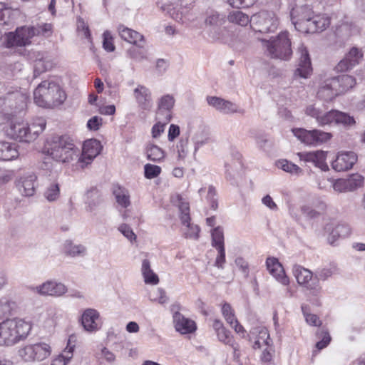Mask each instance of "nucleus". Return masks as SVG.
<instances>
[{
  "label": "nucleus",
  "mask_w": 365,
  "mask_h": 365,
  "mask_svg": "<svg viewBox=\"0 0 365 365\" xmlns=\"http://www.w3.org/2000/svg\"><path fill=\"white\" fill-rule=\"evenodd\" d=\"M42 153L50 156L54 161L61 163H69L76 160L80 154L73 140L64 135H54L48 138L42 149Z\"/></svg>",
  "instance_id": "1"
},
{
  "label": "nucleus",
  "mask_w": 365,
  "mask_h": 365,
  "mask_svg": "<svg viewBox=\"0 0 365 365\" xmlns=\"http://www.w3.org/2000/svg\"><path fill=\"white\" fill-rule=\"evenodd\" d=\"M18 11L11 10L0 3V25H10L14 23Z\"/></svg>",
  "instance_id": "45"
},
{
  "label": "nucleus",
  "mask_w": 365,
  "mask_h": 365,
  "mask_svg": "<svg viewBox=\"0 0 365 365\" xmlns=\"http://www.w3.org/2000/svg\"><path fill=\"white\" fill-rule=\"evenodd\" d=\"M51 354V347L46 343L29 344L19 350V356L25 361H41Z\"/></svg>",
  "instance_id": "8"
},
{
  "label": "nucleus",
  "mask_w": 365,
  "mask_h": 365,
  "mask_svg": "<svg viewBox=\"0 0 365 365\" xmlns=\"http://www.w3.org/2000/svg\"><path fill=\"white\" fill-rule=\"evenodd\" d=\"M262 353L261 354V361L262 362L268 363L270 362L274 356L275 350L273 346V343H269L262 348Z\"/></svg>",
  "instance_id": "59"
},
{
  "label": "nucleus",
  "mask_w": 365,
  "mask_h": 365,
  "mask_svg": "<svg viewBox=\"0 0 365 365\" xmlns=\"http://www.w3.org/2000/svg\"><path fill=\"white\" fill-rule=\"evenodd\" d=\"M113 194L118 205L124 208L130 205V196L126 188L120 185H115L113 188Z\"/></svg>",
  "instance_id": "36"
},
{
  "label": "nucleus",
  "mask_w": 365,
  "mask_h": 365,
  "mask_svg": "<svg viewBox=\"0 0 365 365\" xmlns=\"http://www.w3.org/2000/svg\"><path fill=\"white\" fill-rule=\"evenodd\" d=\"M330 25V18L324 14H313L312 20L304 33L321 32L327 29Z\"/></svg>",
  "instance_id": "28"
},
{
  "label": "nucleus",
  "mask_w": 365,
  "mask_h": 365,
  "mask_svg": "<svg viewBox=\"0 0 365 365\" xmlns=\"http://www.w3.org/2000/svg\"><path fill=\"white\" fill-rule=\"evenodd\" d=\"M66 98L64 91L53 80L42 81L34 91L35 103L42 108H53L62 104Z\"/></svg>",
  "instance_id": "2"
},
{
  "label": "nucleus",
  "mask_w": 365,
  "mask_h": 365,
  "mask_svg": "<svg viewBox=\"0 0 365 365\" xmlns=\"http://www.w3.org/2000/svg\"><path fill=\"white\" fill-rule=\"evenodd\" d=\"M5 322L12 345L25 339L31 330V323L22 319L14 318Z\"/></svg>",
  "instance_id": "10"
},
{
  "label": "nucleus",
  "mask_w": 365,
  "mask_h": 365,
  "mask_svg": "<svg viewBox=\"0 0 365 365\" xmlns=\"http://www.w3.org/2000/svg\"><path fill=\"white\" fill-rule=\"evenodd\" d=\"M157 5L163 11L168 12L170 17L178 22L184 24L188 19L187 15L189 8H170V5L160 4L159 1L157 2Z\"/></svg>",
  "instance_id": "31"
},
{
  "label": "nucleus",
  "mask_w": 365,
  "mask_h": 365,
  "mask_svg": "<svg viewBox=\"0 0 365 365\" xmlns=\"http://www.w3.org/2000/svg\"><path fill=\"white\" fill-rule=\"evenodd\" d=\"M225 22V16L217 11H211L207 13L205 23L206 25L220 26Z\"/></svg>",
  "instance_id": "49"
},
{
  "label": "nucleus",
  "mask_w": 365,
  "mask_h": 365,
  "mask_svg": "<svg viewBox=\"0 0 365 365\" xmlns=\"http://www.w3.org/2000/svg\"><path fill=\"white\" fill-rule=\"evenodd\" d=\"M0 346H12L6 322L0 323Z\"/></svg>",
  "instance_id": "55"
},
{
  "label": "nucleus",
  "mask_w": 365,
  "mask_h": 365,
  "mask_svg": "<svg viewBox=\"0 0 365 365\" xmlns=\"http://www.w3.org/2000/svg\"><path fill=\"white\" fill-rule=\"evenodd\" d=\"M46 125V120L41 118L36 119L31 125L24 122H12L6 132L12 138L30 143L44 130Z\"/></svg>",
  "instance_id": "3"
},
{
  "label": "nucleus",
  "mask_w": 365,
  "mask_h": 365,
  "mask_svg": "<svg viewBox=\"0 0 365 365\" xmlns=\"http://www.w3.org/2000/svg\"><path fill=\"white\" fill-rule=\"evenodd\" d=\"M314 11L309 5L295 6L291 11V20L294 28L304 33L312 20Z\"/></svg>",
  "instance_id": "11"
},
{
  "label": "nucleus",
  "mask_w": 365,
  "mask_h": 365,
  "mask_svg": "<svg viewBox=\"0 0 365 365\" xmlns=\"http://www.w3.org/2000/svg\"><path fill=\"white\" fill-rule=\"evenodd\" d=\"M329 117V122L328 125L341 124L344 126H351L355 124V120L353 117L348 114L340 112L336 110H331Z\"/></svg>",
  "instance_id": "34"
},
{
  "label": "nucleus",
  "mask_w": 365,
  "mask_h": 365,
  "mask_svg": "<svg viewBox=\"0 0 365 365\" xmlns=\"http://www.w3.org/2000/svg\"><path fill=\"white\" fill-rule=\"evenodd\" d=\"M277 166L284 171L292 175L299 176L303 174V170L298 165L287 160H280L277 161Z\"/></svg>",
  "instance_id": "48"
},
{
  "label": "nucleus",
  "mask_w": 365,
  "mask_h": 365,
  "mask_svg": "<svg viewBox=\"0 0 365 365\" xmlns=\"http://www.w3.org/2000/svg\"><path fill=\"white\" fill-rule=\"evenodd\" d=\"M150 299L161 304H165L168 302L165 292L162 288H157L151 294Z\"/></svg>",
  "instance_id": "63"
},
{
  "label": "nucleus",
  "mask_w": 365,
  "mask_h": 365,
  "mask_svg": "<svg viewBox=\"0 0 365 365\" xmlns=\"http://www.w3.org/2000/svg\"><path fill=\"white\" fill-rule=\"evenodd\" d=\"M102 149L100 141L96 139L86 140L83 145L82 153L78 163L83 168L91 163L93 159L100 154Z\"/></svg>",
  "instance_id": "14"
},
{
  "label": "nucleus",
  "mask_w": 365,
  "mask_h": 365,
  "mask_svg": "<svg viewBox=\"0 0 365 365\" xmlns=\"http://www.w3.org/2000/svg\"><path fill=\"white\" fill-rule=\"evenodd\" d=\"M2 44L6 48L24 47L17 28L14 31L4 34L2 36Z\"/></svg>",
  "instance_id": "40"
},
{
  "label": "nucleus",
  "mask_w": 365,
  "mask_h": 365,
  "mask_svg": "<svg viewBox=\"0 0 365 365\" xmlns=\"http://www.w3.org/2000/svg\"><path fill=\"white\" fill-rule=\"evenodd\" d=\"M362 58V51L356 47H352L344 58L338 63L335 68L338 72L347 71L358 65Z\"/></svg>",
  "instance_id": "16"
},
{
  "label": "nucleus",
  "mask_w": 365,
  "mask_h": 365,
  "mask_svg": "<svg viewBox=\"0 0 365 365\" xmlns=\"http://www.w3.org/2000/svg\"><path fill=\"white\" fill-rule=\"evenodd\" d=\"M297 155L301 160L312 163L315 166L323 170L328 168L326 163L327 153L324 151L317 150L314 152L298 153Z\"/></svg>",
  "instance_id": "23"
},
{
  "label": "nucleus",
  "mask_w": 365,
  "mask_h": 365,
  "mask_svg": "<svg viewBox=\"0 0 365 365\" xmlns=\"http://www.w3.org/2000/svg\"><path fill=\"white\" fill-rule=\"evenodd\" d=\"M175 99L173 95L166 94L161 96L158 101V110L156 118L158 120L169 123L172 118V110L175 106Z\"/></svg>",
  "instance_id": "15"
},
{
  "label": "nucleus",
  "mask_w": 365,
  "mask_h": 365,
  "mask_svg": "<svg viewBox=\"0 0 365 365\" xmlns=\"http://www.w3.org/2000/svg\"><path fill=\"white\" fill-rule=\"evenodd\" d=\"M334 78L337 81L336 85L339 95L349 91L356 85L355 78L349 75H341Z\"/></svg>",
  "instance_id": "37"
},
{
  "label": "nucleus",
  "mask_w": 365,
  "mask_h": 365,
  "mask_svg": "<svg viewBox=\"0 0 365 365\" xmlns=\"http://www.w3.org/2000/svg\"><path fill=\"white\" fill-rule=\"evenodd\" d=\"M141 272L145 284L152 285H156L158 284L159 278L152 270L150 263L148 259H145L143 260Z\"/></svg>",
  "instance_id": "41"
},
{
  "label": "nucleus",
  "mask_w": 365,
  "mask_h": 365,
  "mask_svg": "<svg viewBox=\"0 0 365 365\" xmlns=\"http://www.w3.org/2000/svg\"><path fill=\"white\" fill-rule=\"evenodd\" d=\"M307 309L308 307L307 305L302 306V311L304 314V317H305L306 322L311 326H321L322 322L320 319L316 314L309 313L307 312Z\"/></svg>",
  "instance_id": "54"
},
{
  "label": "nucleus",
  "mask_w": 365,
  "mask_h": 365,
  "mask_svg": "<svg viewBox=\"0 0 365 365\" xmlns=\"http://www.w3.org/2000/svg\"><path fill=\"white\" fill-rule=\"evenodd\" d=\"M351 232L350 227L346 224L337 225L331 231L328 241L329 244L334 245L337 238L346 237L349 235Z\"/></svg>",
  "instance_id": "44"
},
{
  "label": "nucleus",
  "mask_w": 365,
  "mask_h": 365,
  "mask_svg": "<svg viewBox=\"0 0 365 365\" xmlns=\"http://www.w3.org/2000/svg\"><path fill=\"white\" fill-rule=\"evenodd\" d=\"M225 1L232 8L242 9L252 6L257 0H225Z\"/></svg>",
  "instance_id": "62"
},
{
  "label": "nucleus",
  "mask_w": 365,
  "mask_h": 365,
  "mask_svg": "<svg viewBox=\"0 0 365 365\" xmlns=\"http://www.w3.org/2000/svg\"><path fill=\"white\" fill-rule=\"evenodd\" d=\"M266 266L268 272L280 284L287 286L289 284V279L287 276L284 269L275 257H268L266 260Z\"/></svg>",
  "instance_id": "18"
},
{
  "label": "nucleus",
  "mask_w": 365,
  "mask_h": 365,
  "mask_svg": "<svg viewBox=\"0 0 365 365\" xmlns=\"http://www.w3.org/2000/svg\"><path fill=\"white\" fill-rule=\"evenodd\" d=\"M305 113L315 118L318 124L321 126L329 124L330 110L327 111L322 103H316L307 106L305 109Z\"/></svg>",
  "instance_id": "19"
},
{
  "label": "nucleus",
  "mask_w": 365,
  "mask_h": 365,
  "mask_svg": "<svg viewBox=\"0 0 365 365\" xmlns=\"http://www.w3.org/2000/svg\"><path fill=\"white\" fill-rule=\"evenodd\" d=\"M16 303L8 297H2L0 299V318L10 314L15 309Z\"/></svg>",
  "instance_id": "50"
},
{
  "label": "nucleus",
  "mask_w": 365,
  "mask_h": 365,
  "mask_svg": "<svg viewBox=\"0 0 365 365\" xmlns=\"http://www.w3.org/2000/svg\"><path fill=\"white\" fill-rule=\"evenodd\" d=\"M173 322L176 331L182 334L193 333L197 329L196 324L193 320L185 317L178 312L173 314Z\"/></svg>",
  "instance_id": "24"
},
{
  "label": "nucleus",
  "mask_w": 365,
  "mask_h": 365,
  "mask_svg": "<svg viewBox=\"0 0 365 365\" xmlns=\"http://www.w3.org/2000/svg\"><path fill=\"white\" fill-rule=\"evenodd\" d=\"M267 54L272 58L289 61L292 56L291 40L287 31H282L269 40L260 39Z\"/></svg>",
  "instance_id": "4"
},
{
  "label": "nucleus",
  "mask_w": 365,
  "mask_h": 365,
  "mask_svg": "<svg viewBox=\"0 0 365 365\" xmlns=\"http://www.w3.org/2000/svg\"><path fill=\"white\" fill-rule=\"evenodd\" d=\"M133 96L138 107L144 110H149L153 106L151 92L145 86L138 85L133 90Z\"/></svg>",
  "instance_id": "20"
},
{
  "label": "nucleus",
  "mask_w": 365,
  "mask_h": 365,
  "mask_svg": "<svg viewBox=\"0 0 365 365\" xmlns=\"http://www.w3.org/2000/svg\"><path fill=\"white\" fill-rule=\"evenodd\" d=\"M292 132L299 140L308 145H318L328 142L332 138L331 133L318 129L308 130L304 128H293Z\"/></svg>",
  "instance_id": "7"
},
{
  "label": "nucleus",
  "mask_w": 365,
  "mask_h": 365,
  "mask_svg": "<svg viewBox=\"0 0 365 365\" xmlns=\"http://www.w3.org/2000/svg\"><path fill=\"white\" fill-rule=\"evenodd\" d=\"M27 98L28 97L26 94L18 91L8 93L6 96L0 97V109L2 112L9 115L8 103L18 100L19 107L26 108Z\"/></svg>",
  "instance_id": "25"
},
{
  "label": "nucleus",
  "mask_w": 365,
  "mask_h": 365,
  "mask_svg": "<svg viewBox=\"0 0 365 365\" xmlns=\"http://www.w3.org/2000/svg\"><path fill=\"white\" fill-rule=\"evenodd\" d=\"M252 334H255V341L254 342V349H262L269 343H273L269 337L268 330L265 327H257L253 329Z\"/></svg>",
  "instance_id": "35"
},
{
  "label": "nucleus",
  "mask_w": 365,
  "mask_h": 365,
  "mask_svg": "<svg viewBox=\"0 0 365 365\" xmlns=\"http://www.w3.org/2000/svg\"><path fill=\"white\" fill-rule=\"evenodd\" d=\"M347 181L349 191H353L363 186L364 177L358 173L351 175L346 179Z\"/></svg>",
  "instance_id": "53"
},
{
  "label": "nucleus",
  "mask_w": 365,
  "mask_h": 365,
  "mask_svg": "<svg viewBox=\"0 0 365 365\" xmlns=\"http://www.w3.org/2000/svg\"><path fill=\"white\" fill-rule=\"evenodd\" d=\"M200 227L193 224H187L183 231V235L185 238L197 240L199 238Z\"/></svg>",
  "instance_id": "58"
},
{
  "label": "nucleus",
  "mask_w": 365,
  "mask_h": 365,
  "mask_svg": "<svg viewBox=\"0 0 365 365\" xmlns=\"http://www.w3.org/2000/svg\"><path fill=\"white\" fill-rule=\"evenodd\" d=\"M118 31L120 38L124 41L134 44L139 48H143L145 46V41L143 36L136 31L125 27L123 25L118 26Z\"/></svg>",
  "instance_id": "27"
},
{
  "label": "nucleus",
  "mask_w": 365,
  "mask_h": 365,
  "mask_svg": "<svg viewBox=\"0 0 365 365\" xmlns=\"http://www.w3.org/2000/svg\"><path fill=\"white\" fill-rule=\"evenodd\" d=\"M37 177L34 173H28L21 176L16 181V187L19 192L24 195L30 197L34 195L36 191L35 183Z\"/></svg>",
  "instance_id": "22"
},
{
  "label": "nucleus",
  "mask_w": 365,
  "mask_h": 365,
  "mask_svg": "<svg viewBox=\"0 0 365 365\" xmlns=\"http://www.w3.org/2000/svg\"><path fill=\"white\" fill-rule=\"evenodd\" d=\"M19 155L16 143L0 141V160H12Z\"/></svg>",
  "instance_id": "33"
},
{
  "label": "nucleus",
  "mask_w": 365,
  "mask_h": 365,
  "mask_svg": "<svg viewBox=\"0 0 365 365\" xmlns=\"http://www.w3.org/2000/svg\"><path fill=\"white\" fill-rule=\"evenodd\" d=\"M145 153L148 160L153 162L160 163L165 157V151L153 143H148L146 145Z\"/></svg>",
  "instance_id": "39"
},
{
  "label": "nucleus",
  "mask_w": 365,
  "mask_h": 365,
  "mask_svg": "<svg viewBox=\"0 0 365 365\" xmlns=\"http://www.w3.org/2000/svg\"><path fill=\"white\" fill-rule=\"evenodd\" d=\"M87 207L86 210L90 212H94L102 203V199L98 191L96 189L91 190L86 193Z\"/></svg>",
  "instance_id": "42"
},
{
  "label": "nucleus",
  "mask_w": 365,
  "mask_h": 365,
  "mask_svg": "<svg viewBox=\"0 0 365 365\" xmlns=\"http://www.w3.org/2000/svg\"><path fill=\"white\" fill-rule=\"evenodd\" d=\"M41 175L49 181H56L58 177V166L51 160H44L40 165Z\"/></svg>",
  "instance_id": "32"
},
{
  "label": "nucleus",
  "mask_w": 365,
  "mask_h": 365,
  "mask_svg": "<svg viewBox=\"0 0 365 365\" xmlns=\"http://www.w3.org/2000/svg\"><path fill=\"white\" fill-rule=\"evenodd\" d=\"M292 273L299 286L303 287L312 296L317 297L322 292V287L314 277L313 272L299 264H294Z\"/></svg>",
  "instance_id": "5"
},
{
  "label": "nucleus",
  "mask_w": 365,
  "mask_h": 365,
  "mask_svg": "<svg viewBox=\"0 0 365 365\" xmlns=\"http://www.w3.org/2000/svg\"><path fill=\"white\" fill-rule=\"evenodd\" d=\"M31 289L41 296L51 297H61L68 292L67 287L56 279L46 280Z\"/></svg>",
  "instance_id": "12"
},
{
  "label": "nucleus",
  "mask_w": 365,
  "mask_h": 365,
  "mask_svg": "<svg viewBox=\"0 0 365 365\" xmlns=\"http://www.w3.org/2000/svg\"><path fill=\"white\" fill-rule=\"evenodd\" d=\"M278 25L279 19L273 11H261L252 16V29L255 32H274Z\"/></svg>",
  "instance_id": "6"
},
{
  "label": "nucleus",
  "mask_w": 365,
  "mask_h": 365,
  "mask_svg": "<svg viewBox=\"0 0 365 365\" xmlns=\"http://www.w3.org/2000/svg\"><path fill=\"white\" fill-rule=\"evenodd\" d=\"M180 210L181 212L180 217L181 223L186 227L187 224H190V217L189 213L190 208L188 204L182 203L180 206Z\"/></svg>",
  "instance_id": "64"
},
{
  "label": "nucleus",
  "mask_w": 365,
  "mask_h": 365,
  "mask_svg": "<svg viewBox=\"0 0 365 365\" xmlns=\"http://www.w3.org/2000/svg\"><path fill=\"white\" fill-rule=\"evenodd\" d=\"M43 196L49 202H53L60 196V187L57 181L51 182L45 188Z\"/></svg>",
  "instance_id": "46"
},
{
  "label": "nucleus",
  "mask_w": 365,
  "mask_h": 365,
  "mask_svg": "<svg viewBox=\"0 0 365 365\" xmlns=\"http://www.w3.org/2000/svg\"><path fill=\"white\" fill-rule=\"evenodd\" d=\"M356 160L357 156L354 152H341L332 162L331 166L336 171H344L351 168Z\"/></svg>",
  "instance_id": "21"
},
{
  "label": "nucleus",
  "mask_w": 365,
  "mask_h": 365,
  "mask_svg": "<svg viewBox=\"0 0 365 365\" xmlns=\"http://www.w3.org/2000/svg\"><path fill=\"white\" fill-rule=\"evenodd\" d=\"M99 312L94 309H86L81 316V324L87 331H96L99 327Z\"/></svg>",
  "instance_id": "26"
},
{
  "label": "nucleus",
  "mask_w": 365,
  "mask_h": 365,
  "mask_svg": "<svg viewBox=\"0 0 365 365\" xmlns=\"http://www.w3.org/2000/svg\"><path fill=\"white\" fill-rule=\"evenodd\" d=\"M212 246L215 249L225 248L223 229L221 227L214 228L211 232Z\"/></svg>",
  "instance_id": "47"
},
{
  "label": "nucleus",
  "mask_w": 365,
  "mask_h": 365,
  "mask_svg": "<svg viewBox=\"0 0 365 365\" xmlns=\"http://www.w3.org/2000/svg\"><path fill=\"white\" fill-rule=\"evenodd\" d=\"M227 20L230 23H233L241 26H245L249 23L252 24V16L249 17L248 15L240 11H233L230 12L227 16Z\"/></svg>",
  "instance_id": "43"
},
{
  "label": "nucleus",
  "mask_w": 365,
  "mask_h": 365,
  "mask_svg": "<svg viewBox=\"0 0 365 365\" xmlns=\"http://www.w3.org/2000/svg\"><path fill=\"white\" fill-rule=\"evenodd\" d=\"M161 168L158 165L147 163L144 165V175L147 179L157 178L161 173Z\"/></svg>",
  "instance_id": "52"
},
{
  "label": "nucleus",
  "mask_w": 365,
  "mask_h": 365,
  "mask_svg": "<svg viewBox=\"0 0 365 365\" xmlns=\"http://www.w3.org/2000/svg\"><path fill=\"white\" fill-rule=\"evenodd\" d=\"M103 47L108 52H113L115 48L113 37L108 31H106L103 34Z\"/></svg>",
  "instance_id": "61"
},
{
  "label": "nucleus",
  "mask_w": 365,
  "mask_h": 365,
  "mask_svg": "<svg viewBox=\"0 0 365 365\" xmlns=\"http://www.w3.org/2000/svg\"><path fill=\"white\" fill-rule=\"evenodd\" d=\"M334 78L325 80L319 86L317 96L325 101H331L339 94Z\"/></svg>",
  "instance_id": "29"
},
{
  "label": "nucleus",
  "mask_w": 365,
  "mask_h": 365,
  "mask_svg": "<svg viewBox=\"0 0 365 365\" xmlns=\"http://www.w3.org/2000/svg\"><path fill=\"white\" fill-rule=\"evenodd\" d=\"M207 104L223 114H233L240 112L239 106L230 101L217 96H207Z\"/></svg>",
  "instance_id": "17"
},
{
  "label": "nucleus",
  "mask_w": 365,
  "mask_h": 365,
  "mask_svg": "<svg viewBox=\"0 0 365 365\" xmlns=\"http://www.w3.org/2000/svg\"><path fill=\"white\" fill-rule=\"evenodd\" d=\"M299 56L298 66L294 71V78H308L312 73L311 59L307 48L301 44L297 51Z\"/></svg>",
  "instance_id": "13"
},
{
  "label": "nucleus",
  "mask_w": 365,
  "mask_h": 365,
  "mask_svg": "<svg viewBox=\"0 0 365 365\" xmlns=\"http://www.w3.org/2000/svg\"><path fill=\"white\" fill-rule=\"evenodd\" d=\"M72 356L71 348H70L69 350L66 349L61 354L58 355L52 361L51 365H66Z\"/></svg>",
  "instance_id": "57"
},
{
  "label": "nucleus",
  "mask_w": 365,
  "mask_h": 365,
  "mask_svg": "<svg viewBox=\"0 0 365 365\" xmlns=\"http://www.w3.org/2000/svg\"><path fill=\"white\" fill-rule=\"evenodd\" d=\"M222 314L226 320V322L230 325L232 326L234 322L237 320L235 318L234 311L232 309L230 304L225 303L222 307Z\"/></svg>",
  "instance_id": "56"
},
{
  "label": "nucleus",
  "mask_w": 365,
  "mask_h": 365,
  "mask_svg": "<svg viewBox=\"0 0 365 365\" xmlns=\"http://www.w3.org/2000/svg\"><path fill=\"white\" fill-rule=\"evenodd\" d=\"M53 64L51 58L47 54L38 53L34 61V77H37L41 73L51 69Z\"/></svg>",
  "instance_id": "30"
},
{
  "label": "nucleus",
  "mask_w": 365,
  "mask_h": 365,
  "mask_svg": "<svg viewBox=\"0 0 365 365\" xmlns=\"http://www.w3.org/2000/svg\"><path fill=\"white\" fill-rule=\"evenodd\" d=\"M317 336L320 339V340L316 344V347L319 350L327 347L329 344L331 339L329 331L324 328L319 329L317 332Z\"/></svg>",
  "instance_id": "51"
},
{
  "label": "nucleus",
  "mask_w": 365,
  "mask_h": 365,
  "mask_svg": "<svg viewBox=\"0 0 365 365\" xmlns=\"http://www.w3.org/2000/svg\"><path fill=\"white\" fill-rule=\"evenodd\" d=\"M23 46L31 44V39L34 36H50L52 34L53 26L51 24L44 23L31 26H20L17 28Z\"/></svg>",
  "instance_id": "9"
},
{
  "label": "nucleus",
  "mask_w": 365,
  "mask_h": 365,
  "mask_svg": "<svg viewBox=\"0 0 365 365\" xmlns=\"http://www.w3.org/2000/svg\"><path fill=\"white\" fill-rule=\"evenodd\" d=\"M126 53L127 56L130 58L135 61L141 62L147 59V55L145 54V53L135 48H129L128 50H127Z\"/></svg>",
  "instance_id": "60"
},
{
  "label": "nucleus",
  "mask_w": 365,
  "mask_h": 365,
  "mask_svg": "<svg viewBox=\"0 0 365 365\" xmlns=\"http://www.w3.org/2000/svg\"><path fill=\"white\" fill-rule=\"evenodd\" d=\"M63 250L66 255L72 257L85 256L87 252V249L84 245L75 244L71 240H66L65 242Z\"/></svg>",
  "instance_id": "38"
}]
</instances>
